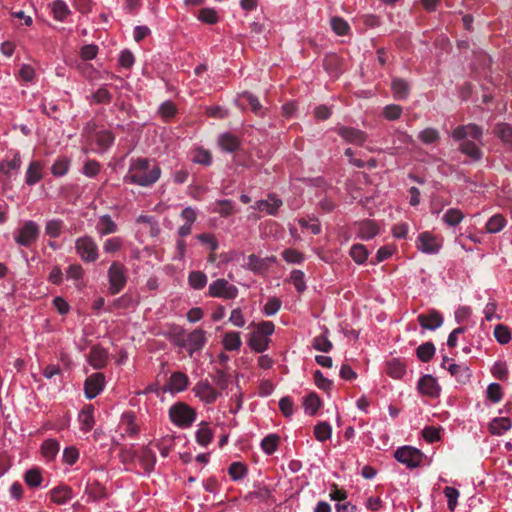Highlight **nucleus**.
<instances>
[{
    "label": "nucleus",
    "instance_id": "52",
    "mask_svg": "<svg viewBox=\"0 0 512 512\" xmlns=\"http://www.w3.org/2000/svg\"><path fill=\"white\" fill-rule=\"evenodd\" d=\"M435 354V347L433 343L426 342L418 346V358L422 361H429Z\"/></svg>",
    "mask_w": 512,
    "mask_h": 512
},
{
    "label": "nucleus",
    "instance_id": "8",
    "mask_svg": "<svg viewBox=\"0 0 512 512\" xmlns=\"http://www.w3.org/2000/svg\"><path fill=\"white\" fill-rule=\"evenodd\" d=\"M40 228L36 222L29 220L24 222L15 236V242L24 247H30L39 237Z\"/></svg>",
    "mask_w": 512,
    "mask_h": 512
},
{
    "label": "nucleus",
    "instance_id": "40",
    "mask_svg": "<svg viewBox=\"0 0 512 512\" xmlns=\"http://www.w3.org/2000/svg\"><path fill=\"white\" fill-rule=\"evenodd\" d=\"M464 218V214L461 210L456 208L448 209L443 215V221L449 226L458 225Z\"/></svg>",
    "mask_w": 512,
    "mask_h": 512
},
{
    "label": "nucleus",
    "instance_id": "18",
    "mask_svg": "<svg viewBox=\"0 0 512 512\" xmlns=\"http://www.w3.org/2000/svg\"><path fill=\"white\" fill-rule=\"evenodd\" d=\"M282 204V200L277 198L275 195L270 194L267 200L257 201L252 208L259 211H266L269 215H276Z\"/></svg>",
    "mask_w": 512,
    "mask_h": 512
},
{
    "label": "nucleus",
    "instance_id": "63",
    "mask_svg": "<svg viewBox=\"0 0 512 512\" xmlns=\"http://www.w3.org/2000/svg\"><path fill=\"white\" fill-rule=\"evenodd\" d=\"M159 113L165 120H168L176 115L177 109L173 102L166 101L159 107Z\"/></svg>",
    "mask_w": 512,
    "mask_h": 512
},
{
    "label": "nucleus",
    "instance_id": "64",
    "mask_svg": "<svg viewBox=\"0 0 512 512\" xmlns=\"http://www.w3.org/2000/svg\"><path fill=\"white\" fill-rule=\"evenodd\" d=\"M402 108L396 104H390L384 107L383 116L390 121L396 120L400 117Z\"/></svg>",
    "mask_w": 512,
    "mask_h": 512
},
{
    "label": "nucleus",
    "instance_id": "13",
    "mask_svg": "<svg viewBox=\"0 0 512 512\" xmlns=\"http://www.w3.org/2000/svg\"><path fill=\"white\" fill-rule=\"evenodd\" d=\"M395 459L409 469L416 468V448L412 446L399 447L394 453Z\"/></svg>",
    "mask_w": 512,
    "mask_h": 512
},
{
    "label": "nucleus",
    "instance_id": "39",
    "mask_svg": "<svg viewBox=\"0 0 512 512\" xmlns=\"http://www.w3.org/2000/svg\"><path fill=\"white\" fill-rule=\"evenodd\" d=\"M54 18L58 21H64L70 14L67 4L63 0H55L52 4Z\"/></svg>",
    "mask_w": 512,
    "mask_h": 512
},
{
    "label": "nucleus",
    "instance_id": "51",
    "mask_svg": "<svg viewBox=\"0 0 512 512\" xmlns=\"http://www.w3.org/2000/svg\"><path fill=\"white\" fill-rule=\"evenodd\" d=\"M495 134L506 144H512V128L507 124H498Z\"/></svg>",
    "mask_w": 512,
    "mask_h": 512
},
{
    "label": "nucleus",
    "instance_id": "49",
    "mask_svg": "<svg viewBox=\"0 0 512 512\" xmlns=\"http://www.w3.org/2000/svg\"><path fill=\"white\" fill-rule=\"evenodd\" d=\"M198 19L207 24H216L219 20L216 10L212 8H202L199 11Z\"/></svg>",
    "mask_w": 512,
    "mask_h": 512
},
{
    "label": "nucleus",
    "instance_id": "22",
    "mask_svg": "<svg viewBox=\"0 0 512 512\" xmlns=\"http://www.w3.org/2000/svg\"><path fill=\"white\" fill-rule=\"evenodd\" d=\"M42 170H43V165L41 162L32 161L29 164L27 171H26L25 183L29 186H32V185H35L36 183H38L43 177Z\"/></svg>",
    "mask_w": 512,
    "mask_h": 512
},
{
    "label": "nucleus",
    "instance_id": "12",
    "mask_svg": "<svg viewBox=\"0 0 512 512\" xmlns=\"http://www.w3.org/2000/svg\"><path fill=\"white\" fill-rule=\"evenodd\" d=\"M193 392L206 404L214 403L217 400L218 396L220 395V393L217 392L212 387V385L206 380L198 382L194 386Z\"/></svg>",
    "mask_w": 512,
    "mask_h": 512
},
{
    "label": "nucleus",
    "instance_id": "53",
    "mask_svg": "<svg viewBox=\"0 0 512 512\" xmlns=\"http://www.w3.org/2000/svg\"><path fill=\"white\" fill-rule=\"evenodd\" d=\"M486 394L487 398L493 403L500 402L503 397L501 386L498 383H491L487 387Z\"/></svg>",
    "mask_w": 512,
    "mask_h": 512
},
{
    "label": "nucleus",
    "instance_id": "14",
    "mask_svg": "<svg viewBox=\"0 0 512 512\" xmlns=\"http://www.w3.org/2000/svg\"><path fill=\"white\" fill-rule=\"evenodd\" d=\"M337 133L345 141L355 145H362L367 139V135L365 132L353 127H339L337 129Z\"/></svg>",
    "mask_w": 512,
    "mask_h": 512
},
{
    "label": "nucleus",
    "instance_id": "4",
    "mask_svg": "<svg viewBox=\"0 0 512 512\" xmlns=\"http://www.w3.org/2000/svg\"><path fill=\"white\" fill-rule=\"evenodd\" d=\"M207 342V333L201 328H197L192 332L179 336L176 340V344L180 347L186 348L190 357L196 351L203 349Z\"/></svg>",
    "mask_w": 512,
    "mask_h": 512
},
{
    "label": "nucleus",
    "instance_id": "45",
    "mask_svg": "<svg viewBox=\"0 0 512 512\" xmlns=\"http://www.w3.org/2000/svg\"><path fill=\"white\" fill-rule=\"evenodd\" d=\"M332 428L327 422H320L314 428V435L318 441L324 442L331 437Z\"/></svg>",
    "mask_w": 512,
    "mask_h": 512
},
{
    "label": "nucleus",
    "instance_id": "34",
    "mask_svg": "<svg viewBox=\"0 0 512 512\" xmlns=\"http://www.w3.org/2000/svg\"><path fill=\"white\" fill-rule=\"evenodd\" d=\"M65 227L61 219H50L45 224V234L50 238H58Z\"/></svg>",
    "mask_w": 512,
    "mask_h": 512
},
{
    "label": "nucleus",
    "instance_id": "46",
    "mask_svg": "<svg viewBox=\"0 0 512 512\" xmlns=\"http://www.w3.org/2000/svg\"><path fill=\"white\" fill-rule=\"evenodd\" d=\"M228 474L234 481L241 480L247 474V467L241 462H233L228 468Z\"/></svg>",
    "mask_w": 512,
    "mask_h": 512
},
{
    "label": "nucleus",
    "instance_id": "6",
    "mask_svg": "<svg viewBox=\"0 0 512 512\" xmlns=\"http://www.w3.org/2000/svg\"><path fill=\"white\" fill-rule=\"evenodd\" d=\"M108 279L110 293L112 295L118 294L127 282L124 265L119 262H113L108 270Z\"/></svg>",
    "mask_w": 512,
    "mask_h": 512
},
{
    "label": "nucleus",
    "instance_id": "30",
    "mask_svg": "<svg viewBox=\"0 0 512 512\" xmlns=\"http://www.w3.org/2000/svg\"><path fill=\"white\" fill-rule=\"evenodd\" d=\"M391 89L393 92V97L397 100L405 99L410 91L408 83L401 78H395L392 81Z\"/></svg>",
    "mask_w": 512,
    "mask_h": 512
},
{
    "label": "nucleus",
    "instance_id": "33",
    "mask_svg": "<svg viewBox=\"0 0 512 512\" xmlns=\"http://www.w3.org/2000/svg\"><path fill=\"white\" fill-rule=\"evenodd\" d=\"M511 428V421L507 417L493 419L489 424V430L494 435H502Z\"/></svg>",
    "mask_w": 512,
    "mask_h": 512
},
{
    "label": "nucleus",
    "instance_id": "61",
    "mask_svg": "<svg viewBox=\"0 0 512 512\" xmlns=\"http://www.w3.org/2000/svg\"><path fill=\"white\" fill-rule=\"evenodd\" d=\"M280 308L281 301L276 297H271L264 305L263 312L267 316H273L280 310Z\"/></svg>",
    "mask_w": 512,
    "mask_h": 512
},
{
    "label": "nucleus",
    "instance_id": "32",
    "mask_svg": "<svg viewBox=\"0 0 512 512\" xmlns=\"http://www.w3.org/2000/svg\"><path fill=\"white\" fill-rule=\"evenodd\" d=\"M139 460L145 471L151 472L156 464V455L148 446H145L141 450Z\"/></svg>",
    "mask_w": 512,
    "mask_h": 512
},
{
    "label": "nucleus",
    "instance_id": "17",
    "mask_svg": "<svg viewBox=\"0 0 512 512\" xmlns=\"http://www.w3.org/2000/svg\"><path fill=\"white\" fill-rule=\"evenodd\" d=\"M418 322L424 329L436 330L442 325L443 317L439 312L432 310L427 314L419 315Z\"/></svg>",
    "mask_w": 512,
    "mask_h": 512
},
{
    "label": "nucleus",
    "instance_id": "29",
    "mask_svg": "<svg viewBox=\"0 0 512 512\" xmlns=\"http://www.w3.org/2000/svg\"><path fill=\"white\" fill-rule=\"evenodd\" d=\"M60 450V444L55 439H47L41 445V453L48 460H54Z\"/></svg>",
    "mask_w": 512,
    "mask_h": 512
},
{
    "label": "nucleus",
    "instance_id": "20",
    "mask_svg": "<svg viewBox=\"0 0 512 512\" xmlns=\"http://www.w3.org/2000/svg\"><path fill=\"white\" fill-rule=\"evenodd\" d=\"M358 234L363 240H369L374 238L379 233L378 225L373 220H362L358 222Z\"/></svg>",
    "mask_w": 512,
    "mask_h": 512
},
{
    "label": "nucleus",
    "instance_id": "26",
    "mask_svg": "<svg viewBox=\"0 0 512 512\" xmlns=\"http://www.w3.org/2000/svg\"><path fill=\"white\" fill-rule=\"evenodd\" d=\"M447 369L460 383H467L470 379L471 373L468 366L465 364L451 363L448 365Z\"/></svg>",
    "mask_w": 512,
    "mask_h": 512
},
{
    "label": "nucleus",
    "instance_id": "27",
    "mask_svg": "<svg viewBox=\"0 0 512 512\" xmlns=\"http://www.w3.org/2000/svg\"><path fill=\"white\" fill-rule=\"evenodd\" d=\"M220 147L229 153L237 151L240 147V140L231 133H224L219 137Z\"/></svg>",
    "mask_w": 512,
    "mask_h": 512
},
{
    "label": "nucleus",
    "instance_id": "28",
    "mask_svg": "<svg viewBox=\"0 0 512 512\" xmlns=\"http://www.w3.org/2000/svg\"><path fill=\"white\" fill-rule=\"evenodd\" d=\"M213 436L214 433L209 427V424L207 422H201L198 430L196 431L197 443L203 447H206L211 443Z\"/></svg>",
    "mask_w": 512,
    "mask_h": 512
},
{
    "label": "nucleus",
    "instance_id": "50",
    "mask_svg": "<svg viewBox=\"0 0 512 512\" xmlns=\"http://www.w3.org/2000/svg\"><path fill=\"white\" fill-rule=\"evenodd\" d=\"M115 140V136L108 130H101L96 133V142L102 148L110 147Z\"/></svg>",
    "mask_w": 512,
    "mask_h": 512
},
{
    "label": "nucleus",
    "instance_id": "37",
    "mask_svg": "<svg viewBox=\"0 0 512 512\" xmlns=\"http://www.w3.org/2000/svg\"><path fill=\"white\" fill-rule=\"evenodd\" d=\"M506 225V220L501 214L493 215L486 223V231L488 233H498Z\"/></svg>",
    "mask_w": 512,
    "mask_h": 512
},
{
    "label": "nucleus",
    "instance_id": "21",
    "mask_svg": "<svg viewBox=\"0 0 512 512\" xmlns=\"http://www.w3.org/2000/svg\"><path fill=\"white\" fill-rule=\"evenodd\" d=\"M85 494L90 501H101L107 497L105 487L98 481L88 482L85 488Z\"/></svg>",
    "mask_w": 512,
    "mask_h": 512
},
{
    "label": "nucleus",
    "instance_id": "36",
    "mask_svg": "<svg viewBox=\"0 0 512 512\" xmlns=\"http://www.w3.org/2000/svg\"><path fill=\"white\" fill-rule=\"evenodd\" d=\"M241 338L238 332H227L223 337L224 348L228 351H236L241 347Z\"/></svg>",
    "mask_w": 512,
    "mask_h": 512
},
{
    "label": "nucleus",
    "instance_id": "1",
    "mask_svg": "<svg viewBox=\"0 0 512 512\" xmlns=\"http://www.w3.org/2000/svg\"><path fill=\"white\" fill-rule=\"evenodd\" d=\"M452 137L459 142L460 151L472 160H479L482 157L480 145L482 144V129L475 124H467L456 127Z\"/></svg>",
    "mask_w": 512,
    "mask_h": 512
},
{
    "label": "nucleus",
    "instance_id": "7",
    "mask_svg": "<svg viewBox=\"0 0 512 512\" xmlns=\"http://www.w3.org/2000/svg\"><path fill=\"white\" fill-rule=\"evenodd\" d=\"M208 295L210 297L223 298L225 300L235 299L238 296V288L221 278L209 285Z\"/></svg>",
    "mask_w": 512,
    "mask_h": 512
},
{
    "label": "nucleus",
    "instance_id": "3",
    "mask_svg": "<svg viewBox=\"0 0 512 512\" xmlns=\"http://www.w3.org/2000/svg\"><path fill=\"white\" fill-rule=\"evenodd\" d=\"M169 418L173 424L187 428L196 419V411L184 402H177L169 408Z\"/></svg>",
    "mask_w": 512,
    "mask_h": 512
},
{
    "label": "nucleus",
    "instance_id": "25",
    "mask_svg": "<svg viewBox=\"0 0 512 512\" xmlns=\"http://www.w3.org/2000/svg\"><path fill=\"white\" fill-rule=\"evenodd\" d=\"M189 383L188 376L182 372H174L169 379V388L172 392L184 391Z\"/></svg>",
    "mask_w": 512,
    "mask_h": 512
},
{
    "label": "nucleus",
    "instance_id": "9",
    "mask_svg": "<svg viewBox=\"0 0 512 512\" xmlns=\"http://www.w3.org/2000/svg\"><path fill=\"white\" fill-rule=\"evenodd\" d=\"M443 245V239L431 232H423L418 237V250L426 254H437Z\"/></svg>",
    "mask_w": 512,
    "mask_h": 512
},
{
    "label": "nucleus",
    "instance_id": "43",
    "mask_svg": "<svg viewBox=\"0 0 512 512\" xmlns=\"http://www.w3.org/2000/svg\"><path fill=\"white\" fill-rule=\"evenodd\" d=\"M70 167V160L67 157H59L51 167L54 176L59 177L65 175Z\"/></svg>",
    "mask_w": 512,
    "mask_h": 512
},
{
    "label": "nucleus",
    "instance_id": "10",
    "mask_svg": "<svg viewBox=\"0 0 512 512\" xmlns=\"http://www.w3.org/2000/svg\"><path fill=\"white\" fill-rule=\"evenodd\" d=\"M21 164L22 160L19 152H14L11 158L7 156L0 161V173L5 176L4 185L19 172Z\"/></svg>",
    "mask_w": 512,
    "mask_h": 512
},
{
    "label": "nucleus",
    "instance_id": "44",
    "mask_svg": "<svg viewBox=\"0 0 512 512\" xmlns=\"http://www.w3.org/2000/svg\"><path fill=\"white\" fill-rule=\"evenodd\" d=\"M303 404L306 412H308L310 415H314L319 409L321 401L317 394L310 393L304 398Z\"/></svg>",
    "mask_w": 512,
    "mask_h": 512
},
{
    "label": "nucleus",
    "instance_id": "55",
    "mask_svg": "<svg viewBox=\"0 0 512 512\" xmlns=\"http://www.w3.org/2000/svg\"><path fill=\"white\" fill-rule=\"evenodd\" d=\"M63 462L67 465H74L79 459V451L76 447H66L63 451Z\"/></svg>",
    "mask_w": 512,
    "mask_h": 512
},
{
    "label": "nucleus",
    "instance_id": "62",
    "mask_svg": "<svg viewBox=\"0 0 512 512\" xmlns=\"http://www.w3.org/2000/svg\"><path fill=\"white\" fill-rule=\"evenodd\" d=\"M279 409L285 417H290L294 413V402L289 396H285L279 401Z\"/></svg>",
    "mask_w": 512,
    "mask_h": 512
},
{
    "label": "nucleus",
    "instance_id": "47",
    "mask_svg": "<svg viewBox=\"0 0 512 512\" xmlns=\"http://www.w3.org/2000/svg\"><path fill=\"white\" fill-rule=\"evenodd\" d=\"M24 480L30 487H38L42 482L41 471L38 468L29 469L24 475Z\"/></svg>",
    "mask_w": 512,
    "mask_h": 512
},
{
    "label": "nucleus",
    "instance_id": "23",
    "mask_svg": "<svg viewBox=\"0 0 512 512\" xmlns=\"http://www.w3.org/2000/svg\"><path fill=\"white\" fill-rule=\"evenodd\" d=\"M117 224L112 220L109 215H103L99 218L96 224V231L100 236H106L117 232Z\"/></svg>",
    "mask_w": 512,
    "mask_h": 512
},
{
    "label": "nucleus",
    "instance_id": "11",
    "mask_svg": "<svg viewBox=\"0 0 512 512\" xmlns=\"http://www.w3.org/2000/svg\"><path fill=\"white\" fill-rule=\"evenodd\" d=\"M105 378L102 373H94L90 375L84 383L85 396L93 399L101 393L104 388Z\"/></svg>",
    "mask_w": 512,
    "mask_h": 512
},
{
    "label": "nucleus",
    "instance_id": "58",
    "mask_svg": "<svg viewBox=\"0 0 512 512\" xmlns=\"http://www.w3.org/2000/svg\"><path fill=\"white\" fill-rule=\"evenodd\" d=\"M313 347L321 352H329L333 345L325 335H319L313 339Z\"/></svg>",
    "mask_w": 512,
    "mask_h": 512
},
{
    "label": "nucleus",
    "instance_id": "54",
    "mask_svg": "<svg viewBox=\"0 0 512 512\" xmlns=\"http://www.w3.org/2000/svg\"><path fill=\"white\" fill-rule=\"evenodd\" d=\"M282 257L288 263L299 264L304 260V255L296 249L288 248L282 252Z\"/></svg>",
    "mask_w": 512,
    "mask_h": 512
},
{
    "label": "nucleus",
    "instance_id": "59",
    "mask_svg": "<svg viewBox=\"0 0 512 512\" xmlns=\"http://www.w3.org/2000/svg\"><path fill=\"white\" fill-rule=\"evenodd\" d=\"M218 206L213 211L219 213L222 217H228L233 213L232 201L225 199L216 202Z\"/></svg>",
    "mask_w": 512,
    "mask_h": 512
},
{
    "label": "nucleus",
    "instance_id": "60",
    "mask_svg": "<svg viewBox=\"0 0 512 512\" xmlns=\"http://www.w3.org/2000/svg\"><path fill=\"white\" fill-rule=\"evenodd\" d=\"M494 336L500 344H507L511 339L509 329L503 325H497L494 329Z\"/></svg>",
    "mask_w": 512,
    "mask_h": 512
},
{
    "label": "nucleus",
    "instance_id": "57",
    "mask_svg": "<svg viewBox=\"0 0 512 512\" xmlns=\"http://www.w3.org/2000/svg\"><path fill=\"white\" fill-rule=\"evenodd\" d=\"M314 382L316 386L323 391H329L332 389L333 386V382L324 377L323 373L320 370H316L314 372Z\"/></svg>",
    "mask_w": 512,
    "mask_h": 512
},
{
    "label": "nucleus",
    "instance_id": "56",
    "mask_svg": "<svg viewBox=\"0 0 512 512\" xmlns=\"http://www.w3.org/2000/svg\"><path fill=\"white\" fill-rule=\"evenodd\" d=\"M193 162L209 166L212 163V155L204 149H197L192 158Z\"/></svg>",
    "mask_w": 512,
    "mask_h": 512
},
{
    "label": "nucleus",
    "instance_id": "16",
    "mask_svg": "<svg viewBox=\"0 0 512 512\" xmlns=\"http://www.w3.org/2000/svg\"><path fill=\"white\" fill-rule=\"evenodd\" d=\"M49 495L53 503L64 505L73 498V491L70 486L62 484L51 489Z\"/></svg>",
    "mask_w": 512,
    "mask_h": 512
},
{
    "label": "nucleus",
    "instance_id": "2",
    "mask_svg": "<svg viewBox=\"0 0 512 512\" xmlns=\"http://www.w3.org/2000/svg\"><path fill=\"white\" fill-rule=\"evenodd\" d=\"M160 176L161 169L158 165H152L147 158H138L132 160L124 181L142 187H150L159 180Z\"/></svg>",
    "mask_w": 512,
    "mask_h": 512
},
{
    "label": "nucleus",
    "instance_id": "24",
    "mask_svg": "<svg viewBox=\"0 0 512 512\" xmlns=\"http://www.w3.org/2000/svg\"><path fill=\"white\" fill-rule=\"evenodd\" d=\"M80 429L84 432L90 431L95 423L94 420V407L88 405L82 409L79 414Z\"/></svg>",
    "mask_w": 512,
    "mask_h": 512
},
{
    "label": "nucleus",
    "instance_id": "38",
    "mask_svg": "<svg viewBox=\"0 0 512 512\" xmlns=\"http://www.w3.org/2000/svg\"><path fill=\"white\" fill-rule=\"evenodd\" d=\"M189 285L196 290L204 288L207 284V276L202 271H192L188 276Z\"/></svg>",
    "mask_w": 512,
    "mask_h": 512
},
{
    "label": "nucleus",
    "instance_id": "19",
    "mask_svg": "<svg viewBox=\"0 0 512 512\" xmlns=\"http://www.w3.org/2000/svg\"><path fill=\"white\" fill-rule=\"evenodd\" d=\"M108 355L104 348L93 346L88 355V362L94 369H102L107 363Z\"/></svg>",
    "mask_w": 512,
    "mask_h": 512
},
{
    "label": "nucleus",
    "instance_id": "5",
    "mask_svg": "<svg viewBox=\"0 0 512 512\" xmlns=\"http://www.w3.org/2000/svg\"><path fill=\"white\" fill-rule=\"evenodd\" d=\"M75 250L84 262L98 259V245L91 236L85 235L75 241Z\"/></svg>",
    "mask_w": 512,
    "mask_h": 512
},
{
    "label": "nucleus",
    "instance_id": "41",
    "mask_svg": "<svg viewBox=\"0 0 512 512\" xmlns=\"http://www.w3.org/2000/svg\"><path fill=\"white\" fill-rule=\"evenodd\" d=\"M279 440L280 438L276 434H269L266 436L261 442L263 451L267 455H272L278 448Z\"/></svg>",
    "mask_w": 512,
    "mask_h": 512
},
{
    "label": "nucleus",
    "instance_id": "48",
    "mask_svg": "<svg viewBox=\"0 0 512 512\" xmlns=\"http://www.w3.org/2000/svg\"><path fill=\"white\" fill-rule=\"evenodd\" d=\"M331 28L337 35L340 36L346 35L350 30L347 21L340 17H333L331 19Z\"/></svg>",
    "mask_w": 512,
    "mask_h": 512
},
{
    "label": "nucleus",
    "instance_id": "15",
    "mask_svg": "<svg viewBox=\"0 0 512 512\" xmlns=\"http://www.w3.org/2000/svg\"><path fill=\"white\" fill-rule=\"evenodd\" d=\"M418 390L429 397H437L441 387L437 379L431 375H425L418 381Z\"/></svg>",
    "mask_w": 512,
    "mask_h": 512
},
{
    "label": "nucleus",
    "instance_id": "42",
    "mask_svg": "<svg viewBox=\"0 0 512 512\" xmlns=\"http://www.w3.org/2000/svg\"><path fill=\"white\" fill-rule=\"evenodd\" d=\"M350 256L357 264H363L368 258V250L362 244H354L350 249Z\"/></svg>",
    "mask_w": 512,
    "mask_h": 512
},
{
    "label": "nucleus",
    "instance_id": "31",
    "mask_svg": "<svg viewBox=\"0 0 512 512\" xmlns=\"http://www.w3.org/2000/svg\"><path fill=\"white\" fill-rule=\"evenodd\" d=\"M386 373L395 379L401 378L405 373V365L397 358H392L386 362Z\"/></svg>",
    "mask_w": 512,
    "mask_h": 512
},
{
    "label": "nucleus",
    "instance_id": "35",
    "mask_svg": "<svg viewBox=\"0 0 512 512\" xmlns=\"http://www.w3.org/2000/svg\"><path fill=\"white\" fill-rule=\"evenodd\" d=\"M269 339L263 337L261 333L253 332L249 339V346L256 352H264L268 348Z\"/></svg>",
    "mask_w": 512,
    "mask_h": 512
}]
</instances>
